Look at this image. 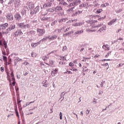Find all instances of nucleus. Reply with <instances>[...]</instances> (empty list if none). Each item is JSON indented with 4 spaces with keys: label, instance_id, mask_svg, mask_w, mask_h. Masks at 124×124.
I'll use <instances>...</instances> for the list:
<instances>
[{
    "label": "nucleus",
    "instance_id": "1",
    "mask_svg": "<svg viewBox=\"0 0 124 124\" xmlns=\"http://www.w3.org/2000/svg\"><path fill=\"white\" fill-rule=\"evenodd\" d=\"M7 79L9 81L10 83V85H12V84L13 86H15V84H16V82H15V78L14 77V74H13V72H12L11 73L10 76L9 74H7Z\"/></svg>",
    "mask_w": 124,
    "mask_h": 124
},
{
    "label": "nucleus",
    "instance_id": "2",
    "mask_svg": "<svg viewBox=\"0 0 124 124\" xmlns=\"http://www.w3.org/2000/svg\"><path fill=\"white\" fill-rule=\"evenodd\" d=\"M106 25H103L99 30H98L97 32L99 34H103L105 31H106Z\"/></svg>",
    "mask_w": 124,
    "mask_h": 124
},
{
    "label": "nucleus",
    "instance_id": "3",
    "mask_svg": "<svg viewBox=\"0 0 124 124\" xmlns=\"http://www.w3.org/2000/svg\"><path fill=\"white\" fill-rule=\"evenodd\" d=\"M81 2L80 0H73V2L71 3L69 6V7H71L72 6H74L75 5H78Z\"/></svg>",
    "mask_w": 124,
    "mask_h": 124
},
{
    "label": "nucleus",
    "instance_id": "4",
    "mask_svg": "<svg viewBox=\"0 0 124 124\" xmlns=\"http://www.w3.org/2000/svg\"><path fill=\"white\" fill-rule=\"evenodd\" d=\"M23 34V32L21 31V29H18L14 33V37H18V36H21Z\"/></svg>",
    "mask_w": 124,
    "mask_h": 124
},
{
    "label": "nucleus",
    "instance_id": "5",
    "mask_svg": "<svg viewBox=\"0 0 124 124\" xmlns=\"http://www.w3.org/2000/svg\"><path fill=\"white\" fill-rule=\"evenodd\" d=\"M37 32L39 33V36H42L45 33V30L42 29H37Z\"/></svg>",
    "mask_w": 124,
    "mask_h": 124
},
{
    "label": "nucleus",
    "instance_id": "6",
    "mask_svg": "<svg viewBox=\"0 0 124 124\" xmlns=\"http://www.w3.org/2000/svg\"><path fill=\"white\" fill-rule=\"evenodd\" d=\"M6 19L7 21L11 22L13 21V19H14L13 16H12L11 14H10V13L7 14L6 16Z\"/></svg>",
    "mask_w": 124,
    "mask_h": 124
},
{
    "label": "nucleus",
    "instance_id": "7",
    "mask_svg": "<svg viewBox=\"0 0 124 124\" xmlns=\"http://www.w3.org/2000/svg\"><path fill=\"white\" fill-rule=\"evenodd\" d=\"M15 19L16 21H20V20L22 19V16H21V15L19 13H16L15 15Z\"/></svg>",
    "mask_w": 124,
    "mask_h": 124
},
{
    "label": "nucleus",
    "instance_id": "8",
    "mask_svg": "<svg viewBox=\"0 0 124 124\" xmlns=\"http://www.w3.org/2000/svg\"><path fill=\"white\" fill-rule=\"evenodd\" d=\"M7 27H8V23H7L1 24L0 25V30L1 31V30H5Z\"/></svg>",
    "mask_w": 124,
    "mask_h": 124
},
{
    "label": "nucleus",
    "instance_id": "9",
    "mask_svg": "<svg viewBox=\"0 0 124 124\" xmlns=\"http://www.w3.org/2000/svg\"><path fill=\"white\" fill-rule=\"evenodd\" d=\"M56 52H57V50H53L52 51H51L50 53H48L47 54V56H49V55H50V54H54V53H56ZM44 56L42 58V59L44 61H46L47 60V59H49V57L48 56Z\"/></svg>",
    "mask_w": 124,
    "mask_h": 124
},
{
    "label": "nucleus",
    "instance_id": "10",
    "mask_svg": "<svg viewBox=\"0 0 124 124\" xmlns=\"http://www.w3.org/2000/svg\"><path fill=\"white\" fill-rule=\"evenodd\" d=\"M41 43V40H40L39 42L37 43H32L31 44V47H33V48H34L35 47L38 46V45H39V44H40Z\"/></svg>",
    "mask_w": 124,
    "mask_h": 124
},
{
    "label": "nucleus",
    "instance_id": "11",
    "mask_svg": "<svg viewBox=\"0 0 124 124\" xmlns=\"http://www.w3.org/2000/svg\"><path fill=\"white\" fill-rule=\"evenodd\" d=\"M17 26L18 27V28H20V29H25L24 23H18Z\"/></svg>",
    "mask_w": 124,
    "mask_h": 124
},
{
    "label": "nucleus",
    "instance_id": "12",
    "mask_svg": "<svg viewBox=\"0 0 124 124\" xmlns=\"http://www.w3.org/2000/svg\"><path fill=\"white\" fill-rule=\"evenodd\" d=\"M57 37V35H53L52 36L50 37V36H48V38L49 40H55Z\"/></svg>",
    "mask_w": 124,
    "mask_h": 124
},
{
    "label": "nucleus",
    "instance_id": "13",
    "mask_svg": "<svg viewBox=\"0 0 124 124\" xmlns=\"http://www.w3.org/2000/svg\"><path fill=\"white\" fill-rule=\"evenodd\" d=\"M117 22V18L113 19L108 23V26H112L114 23Z\"/></svg>",
    "mask_w": 124,
    "mask_h": 124
},
{
    "label": "nucleus",
    "instance_id": "14",
    "mask_svg": "<svg viewBox=\"0 0 124 124\" xmlns=\"http://www.w3.org/2000/svg\"><path fill=\"white\" fill-rule=\"evenodd\" d=\"M9 29L11 31H12L13 30H15V29H16V25H15V24H11L10 27H9Z\"/></svg>",
    "mask_w": 124,
    "mask_h": 124
},
{
    "label": "nucleus",
    "instance_id": "15",
    "mask_svg": "<svg viewBox=\"0 0 124 124\" xmlns=\"http://www.w3.org/2000/svg\"><path fill=\"white\" fill-rule=\"evenodd\" d=\"M103 49H104L105 51H109L110 50V47L108 45H104L103 46Z\"/></svg>",
    "mask_w": 124,
    "mask_h": 124
},
{
    "label": "nucleus",
    "instance_id": "16",
    "mask_svg": "<svg viewBox=\"0 0 124 124\" xmlns=\"http://www.w3.org/2000/svg\"><path fill=\"white\" fill-rule=\"evenodd\" d=\"M93 12H94V13H96V14H99L100 13H101V12H102V9H99L96 10V9H94L93 10Z\"/></svg>",
    "mask_w": 124,
    "mask_h": 124
},
{
    "label": "nucleus",
    "instance_id": "17",
    "mask_svg": "<svg viewBox=\"0 0 124 124\" xmlns=\"http://www.w3.org/2000/svg\"><path fill=\"white\" fill-rule=\"evenodd\" d=\"M20 61H22V59L19 58V57H17L15 59V65H17V64L20 62Z\"/></svg>",
    "mask_w": 124,
    "mask_h": 124
},
{
    "label": "nucleus",
    "instance_id": "18",
    "mask_svg": "<svg viewBox=\"0 0 124 124\" xmlns=\"http://www.w3.org/2000/svg\"><path fill=\"white\" fill-rule=\"evenodd\" d=\"M53 33H54L55 35H58V34H60V33H61V30L59 29H56L54 31Z\"/></svg>",
    "mask_w": 124,
    "mask_h": 124
},
{
    "label": "nucleus",
    "instance_id": "19",
    "mask_svg": "<svg viewBox=\"0 0 124 124\" xmlns=\"http://www.w3.org/2000/svg\"><path fill=\"white\" fill-rule=\"evenodd\" d=\"M33 7H34V4L32 3V2H30L29 4V8L30 9H32Z\"/></svg>",
    "mask_w": 124,
    "mask_h": 124
},
{
    "label": "nucleus",
    "instance_id": "20",
    "mask_svg": "<svg viewBox=\"0 0 124 124\" xmlns=\"http://www.w3.org/2000/svg\"><path fill=\"white\" fill-rule=\"evenodd\" d=\"M82 25H83V23L81 22H78V23H74L73 25V26H74V27H80V26H82Z\"/></svg>",
    "mask_w": 124,
    "mask_h": 124
},
{
    "label": "nucleus",
    "instance_id": "21",
    "mask_svg": "<svg viewBox=\"0 0 124 124\" xmlns=\"http://www.w3.org/2000/svg\"><path fill=\"white\" fill-rule=\"evenodd\" d=\"M75 7H73L67 10V13H68L69 14H70V13H72L73 12V9H74Z\"/></svg>",
    "mask_w": 124,
    "mask_h": 124
},
{
    "label": "nucleus",
    "instance_id": "22",
    "mask_svg": "<svg viewBox=\"0 0 124 124\" xmlns=\"http://www.w3.org/2000/svg\"><path fill=\"white\" fill-rule=\"evenodd\" d=\"M34 12L33 14H36L37 12H39V6H37L34 9Z\"/></svg>",
    "mask_w": 124,
    "mask_h": 124
},
{
    "label": "nucleus",
    "instance_id": "23",
    "mask_svg": "<svg viewBox=\"0 0 124 124\" xmlns=\"http://www.w3.org/2000/svg\"><path fill=\"white\" fill-rule=\"evenodd\" d=\"M54 19L53 17H46V21H47L48 22H52L53 21Z\"/></svg>",
    "mask_w": 124,
    "mask_h": 124
},
{
    "label": "nucleus",
    "instance_id": "24",
    "mask_svg": "<svg viewBox=\"0 0 124 124\" xmlns=\"http://www.w3.org/2000/svg\"><path fill=\"white\" fill-rule=\"evenodd\" d=\"M9 31H11V30L8 28L7 29L5 32H3V34H8L9 33Z\"/></svg>",
    "mask_w": 124,
    "mask_h": 124
},
{
    "label": "nucleus",
    "instance_id": "25",
    "mask_svg": "<svg viewBox=\"0 0 124 124\" xmlns=\"http://www.w3.org/2000/svg\"><path fill=\"white\" fill-rule=\"evenodd\" d=\"M62 10V7L60 6H57L55 8V12H59Z\"/></svg>",
    "mask_w": 124,
    "mask_h": 124
},
{
    "label": "nucleus",
    "instance_id": "26",
    "mask_svg": "<svg viewBox=\"0 0 124 124\" xmlns=\"http://www.w3.org/2000/svg\"><path fill=\"white\" fill-rule=\"evenodd\" d=\"M60 4H62V5H64V6H67V3L65 2L63 0H62L60 2Z\"/></svg>",
    "mask_w": 124,
    "mask_h": 124
},
{
    "label": "nucleus",
    "instance_id": "27",
    "mask_svg": "<svg viewBox=\"0 0 124 124\" xmlns=\"http://www.w3.org/2000/svg\"><path fill=\"white\" fill-rule=\"evenodd\" d=\"M3 60L5 64H8V63H7V57H6V56H3Z\"/></svg>",
    "mask_w": 124,
    "mask_h": 124
},
{
    "label": "nucleus",
    "instance_id": "28",
    "mask_svg": "<svg viewBox=\"0 0 124 124\" xmlns=\"http://www.w3.org/2000/svg\"><path fill=\"white\" fill-rule=\"evenodd\" d=\"M82 13L81 11H78V12H76V13L73 14V16H77V15H79V14H81Z\"/></svg>",
    "mask_w": 124,
    "mask_h": 124
},
{
    "label": "nucleus",
    "instance_id": "29",
    "mask_svg": "<svg viewBox=\"0 0 124 124\" xmlns=\"http://www.w3.org/2000/svg\"><path fill=\"white\" fill-rule=\"evenodd\" d=\"M35 31H30L28 32L29 34H31V35H34V34H35Z\"/></svg>",
    "mask_w": 124,
    "mask_h": 124
},
{
    "label": "nucleus",
    "instance_id": "30",
    "mask_svg": "<svg viewBox=\"0 0 124 124\" xmlns=\"http://www.w3.org/2000/svg\"><path fill=\"white\" fill-rule=\"evenodd\" d=\"M83 32H84V31L83 30L78 31L75 32V34H81V33H83Z\"/></svg>",
    "mask_w": 124,
    "mask_h": 124
},
{
    "label": "nucleus",
    "instance_id": "31",
    "mask_svg": "<svg viewBox=\"0 0 124 124\" xmlns=\"http://www.w3.org/2000/svg\"><path fill=\"white\" fill-rule=\"evenodd\" d=\"M52 5V3H51V2H48V3L47 4H45L44 6V7H50V6H51Z\"/></svg>",
    "mask_w": 124,
    "mask_h": 124
},
{
    "label": "nucleus",
    "instance_id": "32",
    "mask_svg": "<svg viewBox=\"0 0 124 124\" xmlns=\"http://www.w3.org/2000/svg\"><path fill=\"white\" fill-rule=\"evenodd\" d=\"M31 28V25L29 24H24V29H30Z\"/></svg>",
    "mask_w": 124,
    "mask_h": 124
},
{
    "label": "nucleus",
    "instance_id": "33",
    "mask_svg": "<svg viewBox=\"0 0 124 124\" xmlns=\"http://www.w3.org/2000/svg\"><path fill=\"white\" fill-rule=\"evenodd\" d=\"M41 14L42 15V16H46L48 13H47L46 12L42 11L41 12Z\"/></svg>",
    "mask_w": 124,
    "mask_h": 124
},
{
    "label": "nucleus",
    "instance_id": "34",
    "mask_svg": "<svg viewBox=\"0 0 124 124\" xmlns=\"http://www.w3.org/2000/svg\"><path fill=\"white\" fill-rule=\"evenodd\" d=\"M106 6H109V3H107L101 5V7H106Z\"/></svg>",
    "mask_w": 124,
    "mask_h": 124
},
{
    "label": "nucleus",
    "instance_id": "35",
    "mask_svg": "<svg viewBox=\"0 0 124 124\" xmlns=\"http://www.w3.org/2000/svg\"><path fill=\"white\" fill-rule=\"evenodd\" d=\"M57 72H58L57 69H55L52 70V73H54V74H57Z\"/></svg>",
    "mask_w": 124,
    "mask_h": 124
},
{
    "label": "nucleus",
    "instance_id": "36",
    "mask_svg": "<svg viewBox=\"0 0 124 124\" xmlns=\"http://www.w3.org/2000/svg\"><path fill=\"white\" fill-rule=\"evenodd\" d=\"M12 62V60H11V59L9 58V61L7 62L8 64H6V65H9V64H10V63H11Z\"/></svg>",
    "mask_w": 124,
    "mask_h": 124
},
{
    "label": "nucleus",
    "instance_id": "37",
    "mask_svg": "<svg viewBox=\"0 0 124 124\" xmlns=\"http://www.w3.org/2000/svg\"><path fill=\"white\" fill-rule=\"evenodd\" d=\"M46 11L47 12H53L54 11V9H53L52 8H49V9H48Z\"/></svg>",
    "mask_w": 124,
    "mask_h": 124
},
{
    "label": "nucleus",
    "instance_id": "38",
    "mask_svg": "<svg viewBox=\"0 0 124 124\" xmlns=\"http://www.w3.org/2000/svg\"><path fill=\"white\" fill-rule=\"evenodd\" d=\"M66 20V19L65 18H62L59 20V23H62V22H65Z\"/></svg>",
    "mask_w": 124,
    "mask_h": 124
},
{
    "label": "nucleus",
    "instance_id": "39",
    "mask_svg": "<svg viewBox=\"0 0 124 124\" xmlns=\"http://www.w3.org/2000/svg\"><path fill=\"white\" fill-rule=\"evenodd\" d=\"M21 13L22 15H25V14H26V10L25 9L22 10Z\"/></svg>",
    "mask_w": 124,
    "mask_h": 124
},
{
    "label": "nucleus",
    "instance_id": "40",
    "mask_svg": "<svg viewBox=\"0 0 124 124\" xmlns=\"http://www.w3.org/2000/svg\"><path fill=\"white\" fill-rule=\"evenodd\" d=\"M53 64H54V62H53V61H49V65L50 66H52Z\"/></svg>",
    "mask_w": 124,
    "mask_h": 124
},
{
    "label": "nucleus",
    "instance_id": "41",
    "mask_svg": "<svg viewBox=\"0 0 124 124\" xmlns=\"http://www.w3.org/2000/svg\"><path fill=\"white\" fill-rule=\"evenodd\" d=\"M31 57H32V58H35V57H36V54H35V53L32 52L31 54Z\"/></svg>",
    "mask_w": 124,
    "mask_h": 124
},
{
    "label": "nucleus",
    "instance_id": "42",
    "mask_svg": "<svg viewBox=\"0 0 124 124\" xmlns=\"http://www.w3.org/2000/svg\"><path fill=\"white\" fill-rule=\"evenodd\" d=\"M102 65H103V66H107V65H108V67H107V69H108V68H109V65H108V63H106L105 64H102Z\"/></svg>",
    "mask_w": 124,
    "mask_h": 124
},
{
    "label": "nucleus",
    "instance_id": "43",
    "mask_svg": "<svg viewBox=\"0 0 124 124\" xmlns=\"http://www.w3.org/2000/svg\"><path fill=\"white\" fill-rule=\"evenodd\" d=\"M104 84H105V81H102L100 84L101 88H103V85H104Z\"/></svg>",
    "mask_w": 124,
    "mask_h": 124
},
{
    "label": "nucleus",
    "instance_id": "44",
    "mask_svg": "<svg viewBox=\"0 0 124 124\" xmlns=\"http://www.w3.org/2000/svg\"><path fill=\"white\" fill-rule=\"evenodd\" d=\"M111 54V51H108L107 53V54L105 56V58H107L109 57V55Z\"/></svg>",
    "mask_w": 124,
    "mask_h": 124
},
{
    "label": "nucleus",
    "instance_id": "45",
    "mask_svg": "<svg viewBox=\"0 0 124 124\" xmlns=\"http://www.w3.org/2000/svg\"><path fill=\"white\" fill-rule=\"evenodd\" d=\"M67 50V47H66V46H64L63 47V49H62L63 51H66Z\"/></svg>",
    "mask_w": 124,
    "mask_h": 124
},
{
    "label": "nucleus",
    "instance_id": "46",
    "mask_svg": "<svg viewBox=\"0 0 124 124\" xmlns=\"http://www.w3.org/2000/svg\"><path fill=\"white\" fill-rule=\"evenodd\" d=\"M119 50L120 51L121 53H124V48H119Z\"/></svg>",
    "mask_w": 124,
    "mask_h": 124
},
{
    "label": "nucleus",
    "instance_id": "47",
    "mask_svg": "<svg viewBox=\"0 0 124 124\" xmlns=\"http://www.w3.org/2000/svg\"><path fill=\"white\" fill-rule=\"evenodd\" d=\"M48 38V36L47 37H45L43 39H42L41 40V41H45V40H47V39Z\"/></svg>",
    "mask_w": 124,
    "mask_h": 124
},
{
    "label": "nucleus",
    "instance_id": "48",
    "mask_svg": "<svg viewBox=\"0 0 124 124\" xmlns=\"http://www.w3.org/2000/svg\"><path fill=\"white\" fill-rule=\"evenodd\" d=\"M57 20H55L51 23V26H54V25H56L57 24Z\"/></svg>",
    "mask_w": 124,
    "mask_h": 124
},
{
    "label": "nucleus",
    "instance_id": "49",
    "mask_svg": "<svg viewBox=\"0 0 124 124\" xmlns=\"http://www.w3.org/2000/svg\"><path fill=\"white\" fill-rule=\"evenodd\" d=\"M65 73H67L68 74H72V72L70 71L67 70V72H65Z\"/></svg>",
    "mask_w": 124,
    "mask_h": 124
},
{
    "label": "nucleus",
    "instance_id": "50",
    "mask_svg": "<svg viewBox=\"0 0 124 124\" xmlns=\"http://www.w3.org/2000/svg\"><path fill=\"white\" fill-rule=\"evenodd\" d=\"M95 17V16L93 15H90L89 16V18H90V19H93V18H94Z\"/></svg>",
    "mask_w": 124,
    "mask_h": 124
},
{
    "label": "nucleus",
    "instance_id": "51",
    "mask_svg": "<svg viewBox=\"0 0 124 124\" xmlns=\"http://www.w3.org/2000/svg\"><path fill=\"white\" fill-rule=\"evenodd\" d=\"M16 112V117H17L18 118H20V116L19 115V112H18V111H15Z\"/></svg>",
    "mask_w": 124,
    "mask_h": 124
},
{
    "label": "nucleus",
    "instance_id": "52",
    "mask_svg": "<svg viewBox=\"0 0 124 124\" xmlns=\"http://www.w3.org/2000/svg\"><path fill=\"white\" fill-rule=\"evenodd\" d=\"M90 110L87 109L86 110V114L87 115H89V114H90Z\"/></svg>",
    "mask_w": 124,
    "mask_h": 124
},
{
    "label": "nucleus",
    "instance_id": "53",
    "mask_svg": "<svg viewBox=\"0 0 124 124\" xmlns=\"http://www.w3.org/2000/svg\"><path fill=\"white\" fill-rule=\"evenodd\" d=\"M0 71H1V72H3V71H4V67H0Z\"/></svg>",
    "mask_w": 124,
    "mask_h": 124
},
{
    "label": "nucleus",
    "instance_id": "54",
    "mask_svg": "<svg viewBox=\"0 0 124 124\" xmlns=\"http://www.w3.org/2000/svg\"><path fill=\"white\" fill-rule=\"evenodd\" d=\"M103 23H100L97 25V27H103Z\"/></svg>",
    "mask_w": 124,
    "mask_h": 124
},
{
    "label": "nucleus",
    "instance_id": "55",
    "mask_svg": "<svg viewBox=\"0 0 124 124\" xmlns=\"http://www.w3.org/2000/svg\"><path fill=\"white\" fill-rule=\"evenodd\" d=\"M69 65L70 66H73L74 65V64L73 63V62H71L69 63Z\"/></svg>",
    "mask_w": 124,
    "mask_h": 124
},
{
    "label": "nucleus",
    "instance_id": "56",
    "mask_svg": "<svg viewBox=\"0 0 124 124\" xmlns=\"http://www.w3.org/2000/svg\"><path fill=\"white\" fill-rule=\"evenodd\" d=\"M15 112L18 111V110L17 109V105L16 104V106L15 107Z\"/></svg>",
    "mask_w": 124,
    "mask_h": 124
},
{
    "label": "nucleus",
    "instance_id": "57",
    "mask_svg": "<svg viewBox=\"0 0 124 124\" xmlns=\"http://www.w3.org/2000/svg\"><path fill=\"white\" fill-rule=\"evenodd\" d=\"M41 21H46V17H43L41 18Z\"/></svg>",
    "mask_w": 124,
    "mask_h": 124
},
{
    "label": "nucleus",
    "instance_id": "58",
    "mask_svg": "<svg viewBox=\"0 0 124 124\" xmlns=\"http://www.w3.org/2000/svg\"><path fill=\"white\" fill-rule=\"evenodd\" d=\"M86 31L87 32H92V30H91V29H86Z\"/></svg>",
    "mask_w": 124,
    "mask_h": 124
},
{
    "label": "nucleus",
    "instance_id": "59",
    "mask_svg": "<svg viewBox=\"0 0 124 124\" xmlns=\"http://www.w3.org/2000/svg\"><path fill=\"white\" fill-rule=\"evenodd\" d=\"M70 70H71V71H77V69H74V68H72L70 69Z\"/></svg>",
    "mask_w": 124,
    "mask_h": 124
},
{
    "label": "nucleus",
    "instance_id": "60",
    "mask_svg": "<svg viewBox=\"0 0 124 124\" xmlns=\"http://www.w3.org/2000/svg\"><path fill=\"white\" fill-rule=\"evenodd\" d=\"M79 7H85V5L84 3L81 4V5H79Z\"/></svg>",
    "mask_w": 124,
    "mask_h": 124
},
{
    "label": "nucleus",
    "instance_id": "61",
    "mask_svg": "<svg viewBox=\"0 0 124 124\" xmlns=\"http://www.w3.org/2000/svg\"><path fill=\"white\" fill-rule=\"evenodd\" d=\"M24 10H26V11L29 10V9L28 8V6H24Z\"/></svg>",
    "mask_w": 124,
    "mask_h": 124
},
{
    "label": "nucleus",
    "instance_id": "62",
    "mask_svg": "<svg viewBox=\"0 0 124 124\" xmlns=\"http://www.w3.org/2000/svg\"><path fill=\"white\" fill-rule=\"evenodd\" d=\"M30 104H31V103L29 102V103H26V105H25V106H24V107H27V106L30 105Z\"/></svg>",
    "mask_w": 124,
    "mask_h": 124
},
{
    "label": "nucleus",
    "instance_id": "63",
    "mask_svg": "<svg viewBox=\"0 0 124 124\" xmlns=\"http://www.w3.org/2000/svg\"><path fill=\"white\" fill-rule=\"evenodd\" d=\"M4 46L5 48L6 49V48H7V45L6 44V43H4Z\"/></svg>",
    "mask_w": 124,
    "mask_h": 124
},
{
    "label": "nucleus",
    "instance_id": "64",
    "mask_svg": "<svg viewBox=\"0 0 124 124\" xmlns=\"http://www.w3.org/2000/svg\"><path fill=\"white\" fill-rule=\"evenodd\" d=\"M69 31V28H66L65 30H64V31Z\"/></svg>",
    "mask_w": 124,
    "mask_h": 124
}]
</instances>
